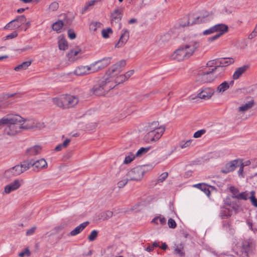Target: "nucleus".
Returning <instances> with one entry per match:
<instances>
[{
	"label": "nucleus",
	"instance_id": "60",
	"mask_svg": "<svg viewBox=\"0 0 257 257\" xmlns=\"http://www.w3.org/2000/svg\"><path fill=\"white\" fill-rule=\"evenodd\" d=\"M168 173L167 172L163 173L159 177L158 180L160 182H163L168 177Z\"/></svg>",
	"mask_w": 257,
	"mask_h": 257
},
{
	"label": "nucleus",
	"instance_id": "9",
	"mask_svg": "<svg viewBox=\"0 0 257 257\" xmlns=\"http://www.w3.org/2000/svg\"><path fill=\"white\" fill-rule=\"evenodd\" d=\"M26 22V17L24 15H21L10 22L4 28L5 30H15L20 27V26L25 23Z\"/></svg>",
	"mask_w": 257,
	"mask_h": 257
},
{
	"label": "nucleus",
	"instance_id": "29",
	"mask_svg": "<svg viewBox=\"0 0 257 257\" xmlns=\"http://www.w3.org/2000/svg\"><path fill=\"white\" fill-rule=\"evenodd\" d=\"M52 101L58 107L66 108L64 95L61 96L59 97L54 98Z\"/></svg>",
	"mask_w": 257,
	"mask_h": 257
},
{
	"label": "nucleus",
	"instance_id": "14",
	"mask_svg": "<svg viewBox=\"0 0 257 257\" xmlns=\"http://www.w3.org/2000/svg\"><path fill=\"white\" fill-rule=\"evenodd\" d=\"M214 93V90L212 88H204L197 94V97L202 99H209Z\"/></svg>",
	"mask_w": 257,
	"mask_h": 257
},
{
	"label": "nucleus",
	"instance_id": "28",
	"mask_svg": "<svg viewBox=\"0 0 257 257\" xmlns=\"http://www.w3.org/2000/svg\"><path fill=\"white\" fill-rule=\"evenodd\" d=\"M254 104V100L251 99L249 101L241 105L240 107H239L238 111L245 112L249 109L250 108H251V107H252Z\"/></svg>",
	"mask_w": 257,
	"mask_h": 257
},
{
	"label": "nucleus",
	"instance_id": "43",
	"mask_svg": "<svg viewBox=\"0 0 257 257\" xmlns=\"http://www.w3.org/2000/svg\"><path fill=\"white\" fill-rule=\"evenodd\" d=\"M229 191L232 193V197L233 198L237 199L239 194V190L237 188L234 186H230Z\"/></svg>",
	"mask_w": 257,
	"mask_h": 257
},
{
	"label": "nucleus",
	"instance_id": "33",
	"mask_svg": "<svg viewBox=\"0 0 257 257\" xmlns=\"http://www.w3.org/2000/svg\"><path fill=\"white\" fill-rule=\"evenodd\" d=\"M234 62V60L233 58H222L219 59V65L224 67L227 66Z\"/></svg>",
	"mask_w": 257,
	"mask_h": 257
},
{
	"label": "nucleus",
	"instance_id": "31",
	"mask_svg": "<svg viewBox=\"0 0 257 257\" xmlns=\"http://www.w3.org/2000/svg\"><path fill=\"white\" fill-rule=\"evenodd\" d=\"M58 46L61 50H65L68 48V43L63 36H60L58 37Z\"/></svg>",
	"mask_w": 257,
	"mask_h": 257
},
{
	"label": "nucleus",
	"instance_id": "49",
	"mask_svg": "<svg viewBox=\"0 0 257 257\" xmlns=\"http://www.w3.org/2000/svg\"><path fill=\"white\" fill-rule=\"evenodd\" d=\"M249 198V193L247 191H244L239 193L237 199H242L244 200H246Z\"/></svg>",
	"mask_w": 257,
	"mask_h": 257
},
{
	"label": "nucleus",
	"instance_id": "36",
	"mask_svg": "<svg viewBox=\"0 0 257 257\" xmlns=\"http://www.w3.org/2000/svg\"><path fill=\"white\" fill-rule=\"evenodd\" d=\"M74 73L77 76L87 75L85 66H78L74 70Z\"/></svg>",
	"mask_w": 257,
	"mask_h": 257
},
{
	"label": "nucleus",
	"instance_id": "40",
	"mask_svg": "<svg viewBox=\"0 0 257 257\" xmlns=\"http://www.w3.org/2000/svg\"><path fill=\"white\" fill-rule=\"evenodd\" d=\"M31 64V61H25L16 67L14 69L16 71H21L26 69Z\"/></svg>",
	"mask_w": 257,
	"mask_h": 257
},
{
	"label": "nucleus",
	"instance_id": "32",
	"mask_svg": "<svg viewBox=\"0 0 257 257\" xmlns=\"http://www.w3.org/2000/svg\"><path fill=\"white\" fill-rule=\"evenodd\" d=\"M193 187L198 188L202 191L206 195L209 196L210 192L208 186L205 183H198L193 185Z\"/></svg>",
	"mask_w": 257,
	"mask_h": 257
},
{
	"label": "nucleus",
	"instance_id": "38",
	"mask_svg": "<svg viewBox=\"0 0 257 257\" xmlns=\"http://www.w3.org/2000/svg\"><path fill=\"white\" fill-rule=\"evenodd\" d=\"M85 68L87 75L97 72L94 62L91 63L89 65L85 66Z\"/></svg>",
	"mask_w": 257,
	"mask_h": 257
},
{
	"label": "nucleus",
	"instance_id": "34",
	"mask_svg": "<svg viewBox=\"0 0 257 257\" xmlns=\"http://www.w3.org/2000/svg\"><path fill=\"white\" fill-rule=\"evenodd\" d=\"M215 76L216 78L221 77L224 74V68L220 65L216 66L214 68H212Z\"/></svg>",
	"mask_w": 257,
	"mask_h": 257
},
{
	"label": "nucleus",
	"instance_id": "16",
	"mask_svg": "<svg viewBox=\"0 0 257 257\" xmlns=\"http://www.w3.org/2000/svg\"><path fill=\"white\" fill-rule=\"evenodd\" d=\"M27 163L29 165V169L31 167H33L34 169H36L37 171L46 168L47 167V163L44 159H41L35 162L31 160L30 161H27Z\"/></svg>",
	"mask_w": 257,
	"mask_h": 257
},
{
	"label": "nucleus",
	"instance_id": "5",
	"mask_svg": "<svg viewBox=\"0 0 257 257\" xmlns=\"http://www.w3.org/2000/svg\"><path fill=\"white\" fill-rule=\"evenodd\" d=\"M165 131L164 127L159 126L157 122H153L149 126V131L144 137L148 143H151L159 140Z\"/></svg>",
	"mask_w": 257,
	"mask_h": 257
},
{
	"label": "nucleus",
	"instance_id": "50",
	"mask_svg": "<svg viewBox=\"0 0 257 257\" xmlns=\"http://www.w3.org/2000/svg\"><path fill=\"white\" fill-rule=\"evenodd\" d=\"M219 65V59L212 60L208 61L207 66L209 67L214 68L216 66Z\"/></svg>",
	"mask_w": 257,
	"mask_h": 257
},
{
	"label": "nucleus",
	"instance_id": "44",
	"mask_svg": "<svg viewBox=\"0 0 257 257\" xmlns=\"http://www.w3.org/2000/svg\"><path fill=\"white\" fill-rule=\"evenodd\" d=\"M113 213L111 211H106L101 214V218L103 220H107L112 216Z\"/></svg>",
	"mask_w": 257,
	"mask_h": 257
},
{
	"label": "nucleus",
	"instance_id": "20",
	"mask_svg": "<svg viewBox=\"0 0 257 257\" xmlns=\"http://www.w3.org/2000/svg\"><path fill=\"white\" fill-rule=\"evenodd\" d=\"M238 160H234L225 164L224 167L221 170V172L224 174H227L234 171L238 163Z\"/></svg>",
	"mask_w": 257,
	"mask_h": 257
},
{
	"label": "nucleus",
	"instance_id": "46",
	"mask_svg": "<svg viewBox=\"0 0 257 257\" xmlns=\"http://www.w3.org/2000/svg\"><path fill=\"white\" fill-rule=\"evenodd\" d=\"M192 142V140H189L187 141H182L179 143V146L181 149H184L187 147H189L191 143Z\"/></svg>",
	"mask_w": 257,
	"mask_h": 257
},
{
	"label": "nucleus",
	"instance_id": "2",
	"mask_svg": "<svg viewBox=\"0 0 257 257\" xmlns=\"http://www.w3.org/2000/svg\"><path fill=\"white\" fill-rule=\"evenodd\" d=\"M199 45V41H191L177 49L171 55V58L177 61H183L188 59L193 55Z\"/></svg>",
	"mask_w": 257,
	"mask_h": 257
},
{
	"label": "nucleus",
	"instance_id": "23",
	"mask_svg": "<svg viewBox=\"0 0 257 257\" xmlns=\"http://www.w3.org/2000/svg\"><path fill=\"white\" fill-rule=\"evenodd\" d=\"M215 32L222 36L228 31V27L226 25L219 24L213 26Z\"/></svg>",
	"mask_w": 257,
	"mask_h": 257
},
{
	"label": "nucleus",
	"instance_id": "24",
	"mask_svg": "<svg viewBox=\"0 0 257 257\" xmlns=\"http://www.w3.org/2000/svg\"><path fill=\"white\" fill-rule=\"evenodd\" d=\"M233 84L234 81L233 80L229 82L224 81L218 86L216 90L218 93H223L227 90L230 86H232Z\"/></svg>",
	"mask_w": 257,
	"mask_h": 257
},
{
	"label": "nucleus",
	"instance_id": "30",
	"mask_svg": "<svg viewBox=\"0 0 257 257\" xmlns=\"http://www.w3.org/2000/svg\"><path fill=\"white\" fill-rule=\"evenodd\" d=\"M151 223L156 225L163 226L166 224V219L162 215H159L154 218L151 221Z\"/></svg>",
	"mask_w": 257,
	"mask_h": 257
},
{
	"label": "nucleus",
	"instance_id": "58",
	"mask_svg": "<svg viewBox=\"0 0 257 257\" xmlns=\"http://www.w3.org/2000/svg\"><path fill=\"white\" fill-rule=\"evenodd\" d=\"M96 2V0H92V1H90L89 2H88L86 4V5L85 6V7H84L83 8V12H85L88 9V8L91 7V6H93L95 3Z\"/></svg>",
	"mask_w": 257,
	"mask_h": 257
},
{
	"label": "nucleus",
	"instance_id": "45",
	"mask_svg": "<svg viewBox=\"0 0 257 257\" xmlns=\"http://www.w3.org/2000/svg\"><path fill=\"white\" fill-rule=\"evenodd\" d=\"M249 194L250 196L249 199L251 204L255 207H257V199L255 197V192L254 191H251Z\"/></svg>",
	"mask_w": 257,
	"mask_h": 257
},
{
	"label": "nucleus",
	"instance_id": "13",
	"mask_svg": "<svg viewBox=\"0 0 257 257\" xmlns=\"http://www.w3.org/2000/svg\"><path fill=\"white\" fill-rule=\"evenodd\" d=\"M200 76L201 81L204 83L211 82L216 78L212 68L204 71Z\"/></svg>",
	"mask_w": 257,
	"mask_h": 257
},
{
	"label": "nucleus",
	"instance_id": "59",
	"mask_svg": "<svg viewBox=\"0 0 257 257\" xmlns=\"http://www.w3.org/2000/svg\"><path fill=\"white\" fill-rule=\"evenodd\" d=\"M25 255L29 256L30 255V251L28 248H26L24 251L19 254L20 257H24Z\"/></svg>",
	"mask_w": 257,
	"mask_h": 257
},
{
	"label": "nucleus",
	"instance_id": "11",
	"mask_svg": "<svg viewBox=\"0 0 257 257\" xmlns=\"http://www.w3.org/2000/svg\"><path fill=\"white\" fill-rule=\"evenodd\" d=\"M255 243L253 239H248L243 241L242 244V250L245 256H247L248 253H252L255 250Z\"/></svg>",
	"mask_w": 257,
	"mask_h": 257
},
{
	"label": "nucleus",
	"instance_id": "39",
	"mask_svg": "<svg viewBox=\"0 0 257 257\" xmlns=\"http://www.w3.org/2000/svg\"><path fill=\"white\" fill-rule=\"evenodd\" d=\"M136 158L137 157L135 156V154L132 152H130L126 155L123 161V164H128L134 161Z\"/></svg>",
	"mask_w": 257,
	"mask_h": 257
},
{
	"label": "nucleus",
	"instance_id": "48",
	"mask_svg": "<svg viewBox=\"0 0 257 257\" xmlns=\"http://www.w3.org/2000/svg\"><path fill=\"white\" fill-rule=\"evenodd\" d=\"M4 176L7 179H10L13 177L15 176L12 169V168L6 170L4 173Z\"/></svg>",
	"mask_w": 257,
	"mask_h": 257
},
{
	"label": "nucleus",
	"instance_id": "7",
	"mask_svg": "<svg viewBox=\"0 0 257 257\" xmlns=\"http://www.w3.org/2000/svg\"><path fill=\"white\" fill-rule=\"evenodd\" d=\"M145 172L143 166H138L128 171L125 175L129 181H139L142 180Z\"/></svg>",
	"mask_w": 257,
	"mask_h": 257
},
{
	"label": "nucleus",
	"instance_id": "53",
	"mask_svg": "<svg viewBox=\"0 0 257 257\" xmlns=\"http://www.w3.org/2000/svg\"><path fill=\"white\" fill-rule=\"evenodd\" d=\"M206 132V130L204 129L199 130L196 132L193 135L194 138H198L201 137L203 135H204Z\"/></svg>",
	"mask_w": 257,
	"mask_h": 257
},
{
	"label": "nucleus",
	"instance_id": "37",
	"mask_svg": "<svg viewBox=\"0 0 257 257\" xmlns=\"http://www.w3.org/2000/svg\"><path fill=\"white\" fill-rule=\"evenodd\" d=\"M64 26V23L62 21H58L54 23L52 25V29L57 32V33H60L61 30L62 29Z\"/></svg>",
	"mask_w": 257,
	"mask_h": 257
},
{
	"label": "nucleus",
	"instance_id": "42",
	"mask_svg": "<svg viewBox=\"0 0 257 257\" xmlns=\"http://www.w3.org/2000/svg\"><path fill=\"white\" fill-rule=\"evenodd\" d=\"M113 33V31L111 28H107L106 29H103L101 31L102 36L104 39H107L109 37V35Z\"/></svg>",
	"mask_w": 257,
	"mask_h": 257
},
{
	"label": "nucleus",
	"instance_id": "10",
	"mask_svg": "<svg viewBox=\"0 0 257 257\" xmlns=\"http://www.w3.org/2000/svg\"><path fill=\"white\" fill-rule=\"evenodd\" d=\"M44 127L43 122H38L34 119L23 120L21 122V128L25 130L34 128H41Z\"/></svg>",
	"mask_w": 257,
	"mask_h": 257
},
{
	"label": "nucleus",
	"instance_id": "18",
	"mask_svg": "<svg viewBox=\"0 0 257 257\" xmlns=\"http://www.w3.org/2000/svg\"><path fill=\"white\" fill-rule=\"evenodd\" d=\"M111 57H105L100 60L94 62L97 71L103 69L111 63Z\"/></svg>",
	"mask_w": 257,
	"mask_h": 257
},
{
	"label": "nucleus",
	"instance_id": "8",
	"mask_svg": "<svg viewBox=\"0 0 257 257\" xmlns=\"http://www.w3.org/2000/svg\"><path fill=\"white\" fill-rule=\"evenodd\" d=\"M237 206H234L229 203L228 201V199H226L225 201V205L223 206L220 211V216L222 219L228 218L230 217L233 211H236Z\"/></svg>",
	"mask_w": 257,
	"mask_h": 257
},
{
	"label": "nucleus",
	"instance_id": "6",
	"mask_svg": "<svg viewBox=\"0 0 257 257\" xmlns=\"http://www.w3.org/2000/svg\"><path fill=\"white\" fill-rule=\"evenodd\" d=\"M212 15L207 11H202L198 15L190 16L187 25L206 22L212 19Z\"/></svg>",
	"mask_w": 257,
	"mask_h": 257
},
{
	"label": "nucleus",
	"instance_id": "15",
	"mask_svg": "<svg viewBox=\"0 0 257 257\" xmlns=\"http://www.w3.org/2000/svg\"><path fill=\"white\" fill-rule=\"evenodd\" d=\"M130 37V33L128 30L123 29L121 31V34L118 42L115 44L116 48H120L123 46L127 42Z\"/></svg>",
	"mask_w": 257,
	"mask_h": 257
},
{
	"label": "nucleus",
	"instance_id": "21",
	"mask_svg": "<svg viewBox=\"0 0 257 257\" xmlns=\"http://www.w3.org/2000/svg\"><path fill=\"white\" fill-rule=\"evenodd\" d=\"M64 96L66 108L74 107L78 103L77 97L70 95H65Z\"/></svg>",
	"mask_w": 257,
	"mask_h": 257
},
{
	"label": "nucleus",
	"instance_id": "26",
	"mask_svg": "<svg viewBox=\"0 0 257 257\" xmlns=\"http://www.w3.org/2000/svg\"><path fill=\"white\" fill-rule=\"evenodd\" d=\"M42 148L40 146L32 147L27 150V154L29 156H34L40 153Z\"/></svg>",
	"mask_w": 257,
	"mask_h": 257
},
{
	"label": "nucleus",
	"instance_id": "54",
	"mask_svg": "<svg viewBox=\"0 0 257 257\" xmlns=\"http://www.w3.org/2000/svg\"><path fill=\"white\" fill-rule=\"evenodd\" d=\"M97 236V231L96 230H93L91 232L90 235L88 236V239L89 241L94 240Z\"/></svg>",
	"mask_w": 257,
	"mask_h": 257
},
{
	"label": "nucleus",
	"instance_id": "55",
	"mask_svg": "<svg viewBox=\"0 0 257 257\" xmlns=\"http://www.w3.org/2000/svg\"><path fill=\"white\" fill-rule=\"evenodd\" d=\"M257 36V24H256L253 30L248 35V38L249 39H252Z\"/></svg>",
	"mask_w": 257,
	"mask_h": 257
},
{
	"label": "nucleus",
	"instance_id": "25",
	"mask_svg": "<svg viewBox=\"0 0 257 257\" xmlns=\"http://www.w3.org/2000/svg\"><path fill=\"white\" fill-rule=\"evenodd\" d=\"M81 50L79 48H75L71 50L68 53L67 56L69 61L74 62L78 58V55L80 53Z\"/></svg>",
	"mask_w": 257,
	"mask_h": 257
},
{
	"label": "nucleus",
	"instance_id": "56",
	"mask_svg": "<svg viewBox=\"0 0 257 257\" xmlns=\"http://www.w3.org/2000/svg\"><path fill=\"white\" fill-rule=\"evenodd\" d=\"M168 225L169 227L171 228H175L176 227L175 221L171 218L168 219Z\"/></svg>",
	"mask_w": 257,
	"mask_h": 257
},
{
	"label": "nucleus",
	"instance_id": "41",
	"mask_svg": "<svg viewBox=\"0 0 257 257\" xmlns=\"http://www.w3.org/2000/svg\"><path fill=\"white\" fill-rule=\"evenodd\" d=\"M150 147L141 148L135 154V156L137 158H140L147 154L150 150Z\"/></svg>",
	"mask_w": 257,
	"mask_h": 257
},
{
	"label": "nucleus",
	"instance_id": "12",
	"mask_svg": "<svg viewBox=\"0 0 257 257\" xmlns=\"http://www.w3.org/2000/svg\"><path fill=\"white\" fill-rule=\"evenodd\" d=\"M122 17V10L119 9H115L111 14L110 21L112 25H118V29L121 28V19Z\"/></svg>",
	"mask_w": 257,
	"mask_h": 257
},
{
	"label": "nucleus",
	"instance_id": "22",
	"mask_svg": "<svg viewBox=\"0 0 257 257\" xmlns=\"http://www.w3.org/2000/svg\"><path fill=\"white\" fill-rule=\"evenodd\" d=\"M248 65H244L237 68L232 75V79L233 80H237L239 79L241 75L246 71L248 69Z\"/></svg>",
	"mask_w": 257,
	"mask_h": 257
},
{
	"label": "nucleus",
	"instance_id": "57",
	"mask_svg": "<svg viewBox=\"0 0 257 257\" xmlns=\"http://www.w3.org/2000/svg\"><path fill=\"white\" fill-rule=\"evenodd\" d=\"M215 32L213 26L209 28V29L204 31L202 33L203 35H208L213 34Z\"/></svg>",
	"mask_w": 257,
	"mask_h": 257
},
{
	"label": "nucleus",
	"instance_id": "3",
	"mask_svg": "<svg viewBox=\"0 0 257 257\" xmlns=\"http://www.w3.org/2000/svg\"><path fill=\"white\" fill-rule=\"evenodd\" d=\"M114 87V82L107 71L105 75L94 85L91 91L96 95L104 96Z\"/></svg>",
	"mask_w": 257,
	"mask_h": 257
},
{
	"label": "nucleus",
	"instance_id": "61",
	"mask_svg": "<svg viewBox=\"0 0 257 257\" xmlns=\"http://www.w3.org/2000/svg\"><path fill=\"white\" fill-rule=\"evenodd\" d=\"M68 37L71 40L74 39L76 38V34L75 32L72 30H69L68 31Z\"/></svg>",
	"mask_w": 257,
	"mask_h": 257
},
{
	"label": "nucleus",
	"instance_id": "17",
	"mask_svg": "<svg viewBox=\"0 0 257 257\" xmlns=\"http://www.w3.org/2000/svg\"><path fill=\"white\" fill-rule=\"evenodd\" d=\"M29 165L27 162L25 161L21 165H18L12 168L13 173L15 176H18L27 171L29 169Z\"/></svg>",
	"mask_w": 257,
	"mask_h": 257
},
{
	"label": "nucleus",
	"instance_id": "27",
	"mask_svg": "<svg viewBox=\"0 0 257 257\" xmlns=\"http://www.w3.org/2000/svg\"><path fill=\"white\" fill-rule=\"evenodd\" d=\"M88 224V222H84L75 228L74 229L72 230L70 232V234L72 236H75L79 234L82 231Z\"/></svg>",
	"mask_w": 257,
	"mask_h": 257
},
{
	"label": "nucleus",
	"instance_id": "62",
	"mask_svg": "<svg viewBox=\"0 0 257 257\" xmlns=\"http://www.w3.org/2000/svg\"><path fill=\"white\" fill-rule=\"evenodd\" d=\"M18 36V33L16 32H13L10 34L6 36V39H13L16 38Z\"/></svg>",
	"mask_w": 257,
	"mask_h": 257
},
{
	"label": "nucleus",
	"instance_id": "1",
	"mask_svg": "<svg viewBox=\"0 0 257 257\" xmlns=\"http://www.w3.org/2000/svg\"><path fill=\"white\" fill-rule=\"evenodd\" d=\"M23 118L18 115L8 116L0 119V128L6 125L4 132L6 135L14 136L21 131Z\"/></svg>",
	"mask_w": 257,
	"mask_h": 257
},
{
	"label": "nucleus",
	"instance_id": "52",
	"mask_svg": "<svg viewBox=\"0 0 257 257\" xmlns=\"http://www.w3.org/2000/svg\"><path fill=\"white\" fill-rule=\"evenodd\" d=\"M58 8L59 4L56 2H53L50 5L49 9L50 11H55Z\"/></svg>",
	"mask_w": 257,
	"mask_h": 257
},
{
	"label": "nucleus",
	"instance_id": "51",
	"mask_svg": "<svg viewBox=\"0 0 257 257\" xmlns=\"http://www.w3.org/2000/svg\"><path fill=\"white\" fill-rule=\"evenodd\" d=\"M174 253L181 256L184 255V252H183V247L181 246H176V247L174 249Z\"/></svg>",
	"mask_w": 257,
	"mask_h": 257
},
{
	"label": "nucleus",
	"instance_id": "47",
	"mask_svg": "<svg viewBox=\"0 0 257 257\" xmlns=\"http://www.w3.org/2000/svg\"><path fill=\"white\" fill-rule=\"evenodd\" d=\"M128 181H129V180L127 179V177L125 175V176H123V178L118 182V187L119 188L123 187L127 184Z\"/></svg>",
	"mask_w": 257,
	"mask_h": 257
},
{
	"label": "nucleus",
	"instance_id": "64",
	"mask_svg": "<svg viewBox=\"0 0 257 257\" xmlns=\"http://www.w3.org/2000/svg\"><path fill=\"white\" fill-rule=\"evenodd\" d=\"M134 71L133 70L127 71L125 74H123L124 76L126 77V80L128 79L133 74Z\"/></svg>",
	"mask_w": 257,
	"mask_h": 257
},
{
	"label": "nucleus",
	"instance_id": "4",
	"mask_svg": "<svg viewBox=\"0 0 257 257\" xmlns=\"http://www.w3.org/2000/svg\"><path fill=\"white\" fill-rule=\"evenodd\" d=\"M125 64L124 60H121L111 66L107 70L108 75L112 78L113 81L114 82L115 86L126 80V77L124 76L123 74L118 75L122 70V67H124Z\"/></svg>",
	"mask_w": 257,
	"mask_h": 257
},
{
	"label": "nucleus",
	"instance_id": "19",
	"mask_svg": "<svg viewBox=\"0 0 257 257\" xmlns=\"http://www.w3.org/2000/svg\"><path fill=\"white\" fill-rule=\"evenodd\" d=\"M21 185L20 181L18 179L15 180L14 182L6 185L4 188V193L8 194L12 191L19 189Z\"/></svg>",
	"mask_w": 257,
	"mask_h": 257
},
{
	"label": "nucleus",
	"instance_id": "35",
	"mask_svg": "<svg viewBox=\"0 0 257 257\" xmlns=\"http://www.w3.org/2000/svg\"><path fill=\"white\" fill-rule=\"evenodd\" d=\"M102 27V24L100 22H93L90 23L89 25V30L92 32L94 33Z\"/></svg>",
	"mask_w": 257,
	"mask_h": 257
},
{
	"label": "nucleus",
	"instance_id": "63",
	"mask_svg": "<svg viewBox=\"0 0 257 257\" xmlns=\"http://www.w3.org/2000/svg\"><path fill=\"white\" fill-rule=\"evenodd\" d=\"M36 228L35 227H33L31 228L28 230L26 232V234L27 235H32L36 230Z\"/></svg>",
	"mask_w": 257,
	"mask_h": 257
}]
</instances>
